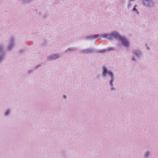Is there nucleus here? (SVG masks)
<instances>
[{"label": "nucleus", "instance_id": "1", "mask_svg": "<svg viewBox=\"0 0 158 158\" xmlns=\"http://www.w3.org/2000/svg\"><path fill=\"white\" fill-rule=\"evenodd\" d=\"M102 75L104 77L109 76L110 79L109 80V84L110 86V90L111 91H115L116 88L114 86V82L115 80V76L114 73L109 70L107 67L103 66L102 68Z\"/></svg>", "mask_w": 158, "mask_h": 158}, {"label": "nucleus", "instance_id": "2", "mask_svg": "<svg viewBox=\"0 0 158 158\" xmlns=\"http://www.w3.org/2000/svg\"><path fill=\"white\" fill-rule=\"evenodd\" d=\"M132 56L131 57L132 61H135L137 59L141 58L143 56V53L140 49H133L132 52Z\"/></svg>", "mask_w": 158, "mask_h": 158}, {"label": "nucleus", "instance_id": "3", "mask_svg": "<svg viewBox=\"0 0 158 158\" xmlns=\"http://www.w3.org/2000/svg\"><path fill=\"white\" fill-rule=\"evenodd\" d=\"M5 56L4 46L3 44H0V64L4 60Z\"/></svg>", "mask_w": 158, "mask_h": 158}, {"label": "nucleus", "instance_id": "4", "mask_svg": "<svg viewBox=\"0 0 158 158\" xmlns=\"http://www.w3.org/2000/svg\"><path fill=\"white\" fill-rule=\"evenodd\" d=\"M96 52V50L93 48H90L83 49L81 50L80 52V53L83 54H92Z\"/></svg>", "mask_w": 158, "mask_h": 158}, {"label": "nucleus", "instance_id": "5", "mask_svg": "<svg viewBox=\"0 0 158 158\" xmlns=\"http://www.w3.org/2000/svg\"><path fill=\"white\" fill-rule=\"evenodd\" d=\"M119 40L120 41L121 44L123 46L126 48L130 47V42L127 39L126 37H123L121 36Z\"/></svg>", "mask_w": 158, "mask_h": 158}, {"label": "nucleus", "instance_id": "6", "mask_svg": "<svg viewBox=\"0 0 158 158\" xmlns=\"http://www.w3.org/2000/svg\"><path fill=\"white\" fill-rule=\"evenodd\" d=\"M111 36V40L114 39H117L119 40L121 36L119 33L117 31H114L110 33Z\"/></svg>", "mask_w": 158, "mask_h": 158}, {"label": "nucleus", "instance_id": "7", "mask_svg": "<svg viewBox=\"0 0 158 158\" xmlns=\"http://www.w3.org/2000/svg\"><path fill=\"white\" fill-rule=\"evenodd\" d=\"M14 41V38L12 37H10L9 39V44L7 48L8 51H10L14 48L15 44Z\"/></svg>", "mask_w": 158, "mask_h": 158}, {"label": "nucleus", "instance_id": "8", "mask_svg": "<svg viewBox=\"0 0 158 158\" xmlns=\"http://www.w3.org/2000/svg\"><path fill=\"white\" fill-rule=\"evenodd\" d=\"M142 2L144 6L151 7L154 6L155 3L152 0H143Z\"/></svg>", "mask_w": 158, "mask_h": 158}, {"label": "nucleus", "instance_id": "9", "mask_svg": "<svg viewBox=\"0 0 158 158\" xmlns=\"http://www.w3.org/2000/svg\"><path fill=\"white\" fill-rule=\"evenodd\" d=\"M61 55L60 53H55L51 55L47 59L48 60L51 61L53 60H56L59 59Z\"/></svg>", "mask_w": 158, "mask_h": 158}, {"label": "nucleus", "instance_id": "10", "mask_svg": "<svg viewBox=\"0 0 158 158\" xmlns=\"http://www.w3.org/2000/svg\"><path fill=\"white\" fill-rule=\"evenodd\" d=\"M97 35L96 34L87 35L84 37V39L86 40H95L96 41L98 39H97Z\"/></svg>", "mask_w": 158, "mask_h": 158}, {"label": "nucleus", "instance_id": "11", "mask_svg": "<svg viewBox=\"0 0 158 158\" xmlns=\"http://www.w3.org/2000/svg\"><path fill=\"white\" fill-rule=\"evenodd\" d=\"M111 35L110 33H105L103 34H99L97 36V39H100L102 38H105L106 39L111 40Z\"/></svg>", "mask_w": 158, "mask_h": 158}, {"label": "nucleus", "instance_id": "12", "mask_svg": "<svg viewBox=\"0 0 158 158\" xmlns=\"http://www.w3.org/2000/svg\"><path fill=\"white\" fill-rule=\"evenodd\" d=\"M11 110L9 109L6 110L3 112V116L5 117L9 116L11 113Z\"/></svg>", "mask_w": 158, "mask_h": 158}, {"label": "nucleus", "instance_id": "13", "mask_svg": "<svg viewBox=\"0 0 158 158\" xmlns=\"http://www.w3.org/2000/svg\"><path fill=\"white\" fill-rule=\"evenodd\" d=\"M114 50V49L112 48H109L107 49H104L103 50H100L98 51V52L99 53H104L109 51H113Z\"/></svg>", "mask_w": 158, "mask_h": 158}, {"label": "nucleus", "instance_id": "14", "mask_svg": "<svg viewBox=\"0 0 158 158\" xmlns=\"http://www.w3.org/2000/svg\"><path fill=\"white\" fill-rule=\"evenodd\" d=\"M76 48H75L71 47L67 48L66 50L65 51L66 52H73L76 51Z\"/></svg>", "mask_w": 158, "mask_h": 158}, {"label": "nucleus", "instance_id": "15", "mask_svg": "<svg viewBox=\"0 0 158 158\" xmlns=\"http://www.w3.org/2000/svg\"><path fill=\"white\" fill-rule=\"evenodd\" d=\"M150 154V152L149 151L146 150L143 153V157L144 158H148Z\"/></svg>", "mask_w": 158, "mask_h": 158}, {"label": "nucleus", "instance_id": "16", "mask_svg": "<svg viewBox=\"0 0 158 158\" xmlns=\"http://www.w3.org/2000/svg\"><path fill=\"white\" fill-rule=\"evenodd\" d=\"M136 7H137V6L136 5H135L133 8L132 9V11L135 12V14L138 15H139V12L138 10L136 9Z\"/></svg>", "mask_w": 158, "mask_h": 158}, {"label": "nucleus", "instance_id": "17", "mask_svg": "<svg viewBox=\"0 0 158 158\" xmlns=\"http://www.w3.org/2000/svg\"><path fill=\"white\" fill-rule=\"evenodd\" d=\"M33 71V70H29L27 71V73L28 74H30L32 73Z\"/></svg>", "mask_w": 158, "mask_h": 158}, {"label": "nucleus", "instance_id": "18", "mask_svg": "<svg viewBox=\"0 0 158 158\" xmlns=\"http://www.w3.org/2000/svg\"><path fill=\"white\" fill-rule=\"evenodd\" d=\"M146 48V49L148 51H149L150 50V48L149 46H148V45L147 44H145Z\"/></svg>", "mask_w": 158, "mask_h": 158}, {"label": "nucleus", "instance_id": "19", "mask_svg": "<svg viewBox=\"0 0 158 158\" xmlns=\"http://www.w3.org/2000/svg\"><path fill=\"white\" fill-rule=\"evenodd\" d=\"M63 98L64 99H66L67 98V96L65 95H64L63 96Z\"/></svg>", "mask_w": 158, "mask_h": 158}, {"label": "nucleus", "instance_id": "20", "mask_svg": "<svg viewBox=\"0 0 158 158\" xmlns=\"http://www.w3.org/2000/svg\"><path fill=\"white\" fill-rule=\"evenodd\" d=\"M24 51V49H22L19 51V52L20 53H22Z\"/></svg>", "mask_w": 158, "mask_h": 158}, {"label": "nucleus", "instance_id": "21", "mask_svg": "<svg viewBox=\"0 0 158 158\" xmlns=\"http://www.w3.org/2000/svg\"><path fill=\"white\" fill-rule=\"evenodd\" d=\"M40 65H37L35 67V68H36V69H37V68H39L40 67Z\"/></svg>", "mask_w": 158, "mask_h": 158}, {"label": "nucleus", "instance_id": "22", "mask_svg": "<svg viewBox=\"0 0 158 158\" xmlns=\"http://www.w3.org/2000/svg\"><path fill=\"white\" fill-rule=\"evenodd\" d=\"M130 1H132V2H134L135 1V0H129Z\"/></svg>", "mask_w": 158, "mask_h": 158}]
</instances>
